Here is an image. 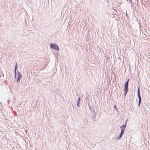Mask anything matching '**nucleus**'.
I'll list each match as a JSON object with an SVG mask.
<instances>
[{
    "mask_svg": "<svg viewBox=\"0 0 150 150\" xmlns=\"http://www.w3.org/2000/svg\"><path fill=\"white\" fill-rule=\"evenodd\" d=\"M50 47L51 48L57 51H59V47L57 44L52 43L50 44Z\"/></svg>",
    "mask_w": 150,
    "mask_h": 150,
    "instance_id": "nucleus-1",
    "label": "nucleus"
},
{
    "mask_svg": "<svg viewBox=\"0 0 150 150\" xmlns=\"http://www.w3.org/2000/svg\"><path fill=\"white\" fill-rule=\"evenodd\" d=\"M18 77L16 81L18 82L20 81V79H21L22 77V75L20 73V72L18 71Z\"/></svg>",
    "mask_w": 150,
    "mask_h": 150,
    "instance_id": "nucleus-2",
    "label": "nucleus"
},
{
    "mask_svg": "<svg viewBox=\"0 0 150 150\" xmlns=\"http://www.w3.org/2000/svg\"><path fill=\"white\" fill-rule=\"evenodd\" d=\"M140 87H139L137 89V96L139 98V101H141V98L140 95Z\"/></svg>",
    "mask_w": 150,
    "mask_h": 150,
    "instance_id": "nucleus-3",
    "label": "nucleus"
},
{
    "mask_svg": "<svg viewBox=\"0 0 150 150\" xmlns=\"http://www.w3.org/2000/svg\"><path fill=\"white\" fill-rule=\"evenodd\" d=\"M81 101V98L80 97H79L78 99L77 102V106L78 107H79L80 106V103Z\"/></svg>",
    "mask_w": 150,
    "mask_h": 150,
    "instance_id": "nucleus-4",
    "label": "nucleus"
},
{
    "mask_svg": "<svg viewBox=\"0 0 150 150\" xmlns=\"http://www.w3.org/2000/svg\"><path fill=\"white\" fill-rule=\"evenodd\" d=\"M123 134L120 133V135L118 136L116 138V139L118 140L119 139H120L123 135Z\"/></svg>",
    "mask_w": 150,
    "mask_h": 150,
    "instance_id": "nucleus-5",
    "label": "nucleus"
},
{
    "mask_svg": "<svg viewBox=\"0 0 150 150\" xmlns=\"http://www.w3.org/2000/svg\"><path fill=\"white\" fill-rule=\"evenodd\" d=\"M121 128V131L120 133L123 134L124 133L125 130V128H123V127H122Z\"/></svg>",
    "mask_w": 150,
    "mask_h": 150,
    "instance_id": "nucleus-6",
    "label": "nucleus"
},
{
    "mask_svg": "<svg viewBox=\"0 0 150 150\" xmlns=\"http://www.w3.org/2000/svg\"><path fill=\"white\" fill-rule=\"evenodd\" d=\"M127 127V123H125L124 125H123L122 126H120V128H122V127L126 129Z\"/></svg>",
    "mask_w": 150,
    "mask_h": 150,
    "instance_id": "nucleus-7",
    "label": "nucleus"
},
{
    "mask_svg": "<svg viewBox=\"0 0 150 150\" xmlns=\"http://www.w3.org/2000/svg\"><path fill=\"white\" fill-rule=\"evenodd\" d=\"M124 91H128V86H124Z\"/></svg>",
    "mask_w": 150,
    "mask_h": 150,
    "instance_id": "nucleus-8",
    "label": "nucleus"
},
{
    "mask_svg": "<svg viewBox=\"0 0 150 150\" xmlns=\"http://www.w3.org/2000/svg\"><path fill=\"white\" fill-rule=\"evenodd\" d=\"M113 108H114V109H115L116 110V111H117V112H118V110L117 109V107H116V105H114V107H113Z\"/></svg>",
    "mask_w": 150,
    "mask_h": 150,
    "instance_id": "nucleus-9",
    "label": "nucleus"
},
{
    "mask_svg": "<svg viewBox=\"0 0 150 150\" xmlns=\"http://www.w3.org/2000/svg\"><path fill=\"white\" fill-rule=\"evenodd\" d=\"M18 66L17 63H16V65H15V69H14L17 70V69H18Z\"/></svg>",
    "mask_w": 150,
    "mask_h": 150,
    "instance_id": "nucleus-10",
    "label": "nucleus"
},
{
    "mask_svg": "<svg viewBox=\"0 0 150 150\" xmlns=\"http://www.w3.org/2000/svg\"><path fill=\"white\" fill-rule=\"evenodd\" d=\"M93 111L94 112V116H93V119H94L95 118V117L96 116V114L95 111V110H93Z\"/></svg>",
    "mask_w": 150,
    "mask_h": 150,
    "instance_id": "nucleus-11",
    "label": "nucleus"
},
{
    "mask_svg": "<svg viewBox=\"0 0 150 150\" xmlns=\"http://www.w3.org/2000/svg\"><path fill=\"white\" fill-rule=\"evenodd\" d=\"M141 101H138V106L139 107H140Z\"/></svg>",
    "mask_w": 150,
    "mask_h": 150,
    "instance_id": "nucleus-12",
    "label": "nucleus"
},
{
    "mask_svg": "<svg viewBox=\"0 0 150 150\" xmlns=\"http://www.w3.org/2000/svg\"><path fill=\"white\" fill-rule=\"evenodd\" d=\"M124 91V94L125 95H126L127 94L128 91Z\"/></svg>",
    "mask_w": 150,
    "mask_h": 150,
    "instance_id": "nucleus-13",
    "label": "nucleus"
},
{
    "mask_svg": "<svg viewBox=\"0 0 150 150\" xmlns=\"http://www.w3.org/2000/svg\"><path fill=\"white\" fill-rule=\"evenodd\" d=\"M124 86H128V83H125L124 84Z\"/></svg>",
    "mask_w": 150,
    "mask_h": 150,
    "instance_id": "nucleus-14",
    "label": "nucleus"
},
{
    "mask_svg": "<svg viewBox=\"0 0 150 150\" xmlns=\"http://www.w3.org/2000/svg\"><path fill=\"white\" fill-rule=\"evenodd\" d=\"M16 70H17L14 69V73H15V75H16Z\"/></svg>",
    "mask_w": 150,
    "mask_h": 150,
    "instance_id": "nucleus-15",
    "label": "nucleus"
},
{
    "mask_svg": "<svg viewBox=\"0 0 150 150\" xmlns=\"http://www.w3.org/2000/svg\"><path fill=\"white\" fill-rule=\"evenodd\" d=\"M129 79H128L125 82V83H129Z\"/></svg>",
    "mask_w": 150,
    "mask_h": 150,
    "instance_id": "nucleus-16",
    "label": "nucleus"
},
{
    "mask_svg": "<svg viewBox=\"0 0 150 150\" xmlns=\"http://www.w3.org/2000/svg\"><path fill=\"white\" fill-rule=\"evenodd\" d=\"M128 0H127V1H128ZM129 1L130 2V4H132V0H129Z\"/></svg>",
    "mask_w": 150,
    "mask_h": 150,
    "instance_id": "nucleus-17",
    "label": "nucleus"
},
{
    "mask_svg": "<svg viewBox=\"0 0 150 150\" xmlns=\"http://www.w3.org/2000/svg\"><path fill=\"white\" fill-rule=\"evenodd\" d=\"M93 120L94 121H96V118H95L94 119H93Z\"/></svg>",
    "mask_w": 150,
    "mask_h": 150,
    "instance_id": "nucleus-18",
    "label": "nucleus"
},
{
    "mask_svg": "<svg viewBox=\"0 0 150 150\" xmlns=\"http://www.w3.org/2000/svg\"><path fill=\"white\" fill-rule=\"evenodd\" d=\"M16 75H15V76L14 77V78L15 79L16 78Z\"/></svg>",
    "mask_w": 150,
    "mask_h": 150,
    "instance_id": "nucleus-19",
    "label": "nucleus"
},
{
    "mask_svg": "<svg viewBox=\"0 0 150 150\" xmlns=\"http://www.w3.org/2000/svg\"><path fill=\"white\" fill-rule=\"evenodd\" d=\"M126 96V95H125L124 94V99L125 98Z\"/></svg>",
    "mask_w": 150,
    "mask_h": 150,
    "instance_id": "nucleus-20",
    "label": "nucleus"
},
{
    "mask_svg": "<svg viewBox=\"0 0 150 150\" xmlns=\"http://www.w3.org/2000/svg\"><path fill=\"white\" fill-rule=\"evenodd\" d=\"M127 120H128V119L126 120V122H125V123H127Z\"/></svg>",
    "mask_w": 150,
    "mask_h": 150,
    "instance_id": "nucleus-21",
    "label": "nucleus"
},
{
    "mask_svg": "<svg viewBox=\"0 0 150 150\" xmlns=\"http://www.w3.org/2000/svg\"><path fill=\"white\" fill-rule=\"evenodd\" d=\"M126 15L127 16H128V15L127 13V11H126Z\"/></svg>",
    "mask_w": 150,
    "mask_h": 150,
    "instance_id": "nucleus-22",
    "label": "nucleus"
},
{
    "mask_svg": "<svg viewBox=\"0 0 150 150\" xmlns=\"http://www.w3.org/2000/svg\"><path fill=\"white\" fill-rule=\"evenodd\" d=\"M94 114H93L92 115V116H94Z\"/></svg>",
    "mask_w": 150,
    "mask_h": 150,
    "instance_id": "nucleus-23",
    "label": "nucleus"
},
{
    "mask_svg": "<svg viewBox=\"0 0 150 150\" xmlns=\"http://www.w3.org/2000/svg\"><path fill=\"white\" fill-rule=\"evenodd\" d=\"M144 35L145 36H146V35Z\"/></svg>",
    "mask_w": 150,
    "mask_h": 150,
    "instance_id": "nucleus-24",
    "label": "nucleus"
},
{
    "mask_svg": "<svg viewBox=\"0 0 150 150\" xmlns=\"http://www.w3.org/2000/svg\"><path fill=\"white\" fill-rule=\"evenodd\" d=\"M143 37L144 38L145 36H143Z\"/></svg>",
    "mask_w": 150,
    "mask_h": 150,
    "instance_id": "nucleus-25",
    "label": "nucleus"
},
{
    "mask_svg": "<svg viewBox=\"0 0 150 150\" xmlns=\"http://www.w3.org/2000/svg\"><path fill=\"white\" fill-rule=\"evenodd\" d=\"M143 37L144 38L145 36H143Z\"/></svg>",
    "mask_w": 150,
    "mask_h": 150,
    "instance_id": "nucleus-26",
    "label": "nucleus"
}]
</instances>
